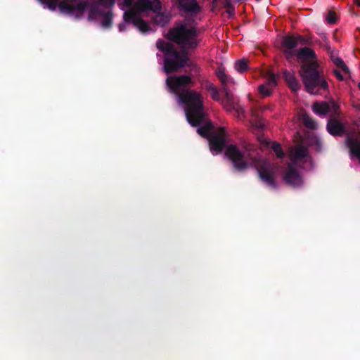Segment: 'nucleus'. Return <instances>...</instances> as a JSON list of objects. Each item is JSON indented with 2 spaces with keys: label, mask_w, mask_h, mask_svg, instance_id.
I'll list each match as a JSON object with an SVG mask.
<instances>
[{
  "label": "nucleus",
  "mask_w": 360,
  "mask_h": 360,
  "mask_svg": "<svg viewBox=\"0 0 360 360\" xmlns=\"http://www.w3.org/2000/svg\"><path fill=\"white\" fill-rule=\"evenodd\" d=\"M191 83L192 78L189 75L169 76L166 79L169 90L177 96L178 103L184 107L188 123L193 127H199L198 134L208 139L213 155L219 154L224 145V129L211 131L212 124L205 116L202 96L195 91L186 90Z\"/></svg>",
  "instance_id": "obj_1"
},
{
  "label": "nucleus",
  "mask_w": 360,
  "mask_h": 360,
  "mask_svg": "<svg viewBox=\"0 0 360 360\" xmlns=\"http://www.w3.org/2000/svg\"><path fill=\"white\" fill-rule=\"evenodd\" d=\"M44 6L51 11L57 8L65 15L79 18L86 16L89 21L94 22L102 27L111 26L112 13L111 8L115 0H98V2L79 0H63L58 5V0H39Z\"/></svg>",
  "instance_id": "obj_2"
},
{
  "label": "nucleus",
  "mask_w": 360,
  "mask_h": 360,
  "mask_svg": "<svg viewBox=\"0 0 360 360\" xmlns=\"http://www.w3.org/2000/svg\"><path fill=\"white\" fill-rule=\"evenodd\" d=\"M297 45V39L287 36L283 39V46L288 59L297 55L302 64L301 77L306 90L309 94H317L320 89H326V81L319 76L314 52L309 48H303L297 53L293 49Z\"/></svg>",
  "instance_id": "obj_3"
},
{
  "label": "nucleus",
  "mask_w": 360,
  "mask_h": 360,
  "mask_svg": "<svg viewBox=\"0 0 360 360\" xmlns=\"http://www.w3.org/2000/svg\"><path fill=\"white\" fill-rule=\"evenodd\" d=\"M225 153L236 169L243 170L252 166L257 169L264 184L271 188H275L274 171L266 160L257 158L255 153L248 150L241 152L233 145L228 146Z\"/></svg>",
  "instance_id": "obj_4"
},
{
  "label": "nucleus",
  "mask_w": 360,
  "mask_h": 360,
  "mask_svg": "<svg viewBox=\"0 0 360 360\" xmlns=\"http://www.w3.org/2000/svg\"><path fill=\"white\" fill-rule=\"evenodd\" d=\"M119 6L124 11L123 22L119 25L120 32L129 30L130 25H134L139 32L148 31L150 27L141 17L146 8L157 10L160 7L159 0H120Z\"/></svg>",
  "instance_id": "obj_5"
},
{
  "label": "nucleus",
  "mask_w": 360,
  "mask_h": 360,
  "mask_svg": "<svg viewBox=\"0 0 360 360\" xmlns=\"http://www.w3.org/2000/svg\"><path fill=\"white\" fill-rule=\"evenodd\" d=\"M288 155L290 162L284 179L290 186L298 187L302 184V179L297 169H304L307 165H309L310 157L308 155L307 149L300 145L291 148Z\"/></svg>",
  "instance_id": "obj_6"
},
{
  "label": "nucleus",
  "mask_w": 360,
  "mask_h": 360,
  "mask_svg": "<svg viewBox=\"0 0 360 360\" xmlns=\"http://www.w3.org/2000/svg\"><path fill=\"white\" fill-rule=\"evenodd\" d=\"M156 46L164 55V70L166 73L177 71L185 65H190L188 56L184 53H178L169 42L158 40Z\"/></svg>",
  "instance_id": "obj_7"
},
{
  "label": "nucleus",
  "mask_w": 360,
  "mask_h": 360,
  "mask_svg": "<svg viewBox=\"0 0 360 360\" xmlns=\"http://www.w3.org/2000/svg\"><path fill=\"white\" fill-rule=\"evenodd\" d=\"M168 39L176 42L184 49L195 48L199 43L195 27L190 24L177 25L172 29L168 34Z\"/></svg>",
  "instance_id": "obj_8"
},
{
  "label": "nucleus",
  "mask_w": 360,
  "mask_h": 360,
  "mask_svg": "<svg viewBox=\"0 0 360 360\" xmlns=\"http://www.w3.org/2000/svg\"><path fill=\"white\" fill-rule=\"evenodd\" d=\"M217 77L221 80L223 84L224 89L226 94V97L223 101V105L224 108L230 112H233L235 115H236L238 118H241L243 114V110L240 108V106L235 102V100L233 97V95L229 93L227 89V85L229 82H233L231 78L227 77L224 70H219L217 72Z\"/></svg>",
  "instance_id": "obj_9"
},
{
  "label": "nucleus",
  "mask_w": 360,
  "mask_h": 360,
  "mask_svg": "<svg viewBox=\"0 0 360 360\" xmlns=\"http://www.w3.org/2000/svg\"><path fill=\"white\" fill-rule=\"evenodd\" d=\"M161 8V5L160 4V7L157 10H153L151 8H146V12L144 15L141 17L143 21H144L147 25H148L150 29L148 31L146 32H141V33H147L149 32H152L154 30V28L152 25L149 24L146 20V18H148V17H151L153 19V23L159 25V26H164L166 25L169 18L167 15L164 13H160L158 11Z\"/></svg>",
  "instance_id": "obj_10"
},
{
  "label": "nucleus",
  "mask_w": 360,
  "mask_h": 360,
  "mask_svg": "<svg viewBox=\"0 0 360 360\" xmlns=\"http://www.w3.org/2000/svg\"><path fill=\"white\" fill-rule=\"evenodd\" d=\"M265 82L258 86V91L262 97L269 96L277 86L278 76L270 70L262 74Z\"/></svg>",
  "instance_id": "obj_11"
},
{
  "label": "nucleus",
  "mask_w": 360,
  "mask_h": 360,
  "mask_svg": "<svg viewBox=\"0 0 360 360\" xmlns=\"http://www.w3.org/2000/svg\"><path fill=\"white\" fill-rule=\"evenodd\" d=\"M312 108L315 114L322 116L328 113H335L338 109V105L334 101H331L328 103L321 102L314 103Z\"/></svg>",
  "instance_id": "obj_12"
},
{
  "label": "nucleus",
  "mask_w": 360,
  "mask_h": 360,
  "mask_svg": "<svg viewBox=\"0 0 360 360\" xmlns=\"http://www.w3.org/2000/svg\"><path fill=\"white\" fill-rule=\"evenodd\" d=\"M346 143L349 149L351 158L358 160L360 163V140L351 136L347 139Z\"/></svg>",
  "instance_id": "obj_13"
},
{
  "label": "nucleus",
  "mask_w": 360,
  "mask_h": 360,
  "mask_svg": "<svg viewBox=\"0 0 360 360\" xmlns=\"http://www.w3.org/2000/svg\"><path fill=\"white\" fill-rule=\"evenodd\" d=\"M175 4L183 11L188 13H195L199 11V6L195 0H176Z\"/></svg>",
  "instance_id": "obj_14"
},
{
  "label": "nucleus",
  "mask_w": 360,
  "mask_h": 360,
  "mask_svg": "<svg viewBox=\"0 0 360 360\" xmlns=\"http://www.w3.org/2000/svg\"><path fill=\"white\" fill-rule=\"evenodd\" d=\"M327 130L332 135H340L343 131V126L338 120H331L327 124Z\"/></svg>",
  "instance_id": "obj_15"
},
{
  "label": "nucleus",
  "mask_w": 360,
  "mask_h": 360,
  "mask_svg": "<svg viewBox=\"0 0 360 360\" xmlns=\"http://www.w3.org/2000/svg\"><path fill=\"white\" fill-rule=\"evenodd\" d=\"M331 60L333 61L334 64L339 67L345 74H349V70L347 65L345 64L343 60L338 57V56L335 53H331L330 55Z\"/></svg>",
  "instance_id": "obj_16"
},
{
  "label": "nucleus",
  "mask_w": 360,
  "mask_h": 360,
  "mask_svg": "<svg viewBox=\"0 0 360 360\" xmlns=\"http://www.w3.org/2000/svg\"><path fill=\"white\" fill-rule=\"evenodd\" d=\"M299 120H300L306 127L311 129L316 128V124L307 114L301 112L299 115Z\"/></svg>",
  "instance_id": "obj_17"
},
{
  "label": "nucleus",
  "mask_w": 360,
  "mask_h": 360,
  "mask_svg": "<svg viewBox=\"0 0 360 360\" xmlns=\"http://www.w3.org/2000/svg\"><path fill=\"white\" fill-rule=\"evenodd\" d=\"M248 68V61L245 59L237 60L234 65L235 70L240 73L245 72Z\"/></svg>",
  "instance_id": "obj_18"
},
{
  "label": "nucleus",
  "mask_w": 360,
  "mask_h": 360,
  "mask_svg": "<svg viewBox=\"0 0 360 360\" xmlns=\"http://www.w3.org/2000/svg\"><path fill=\"white\" fill-rule=\"evenodd\" d=\"M266 144L269 148H272L278 158H282L283 156V153L279 143L274 142H266Z\"/></svg>",
  "instance_id": "obj_19"
},
{
  "label": "nucleus",
  "mask_w": 360,
  "mask_h": 360,
  "mask_svg": "<svg viewBox=\"0 0 360 360\" xmlns=\"http://www.w3.org/2000/svg\"><path fill=\"white\" fill-rule=\"evenodd\" d=\"M337 15L333 11H329L326 16V20L329 24H333L336 22Z\"/></svg>",
  "instance_id": "obj_20"
},
{
  "label": "nucleus",
  "mask_w": 360,
  "mask_h": 360,
  "mask_svg": "<svg viewBox=\"0 0 360 360\" xmlns=\"http://www.w3.org/2000/svg\"><path fill=\"white\" fill-rule=\"evenodd\" d=\"M284 77H285V80L287 81V82L288 84L290 82H292V81H295L296 80L293 73H290V72H286V71L284 72Z\"/></svg>",
  "instance_id": "obj_21"
},
{
  "label": "nucleus",
  "mask_w": 360,
  "mask_h": 360,
  "mask_svg": "<svg viewBox=\"0 0 360 360\" xmlns=\"http://www.w3.org/2000/svg\"><path fill=\"white\" fill-rule=\"evenodd\" d=\"M210 89L212 98L214 100H217V101L219 100V94H218L217 90L212 85L210 86Z\"/></svg>",
  "instance_id": "obj_22"
},
{
  "label": "nucleus",
  "mask_w": 360,
  "mask_h": 360,
  "mask_svg": "<svg viewBox=\"0 0 360 360\" xmlns=\"http://www.w3.org/2000/svg\"><path fill=\"white\" fill-rule=\"evenodd\" d=\"M289 86L291 88L292 90L296 91L299 89V83L297 82V80L295 81H292V82H290L289 84Z\"/></svg>",
  "instance_id": "obj_23"
},
{
  "label": "nucleus",
  "mask_w": 360,
  "mask_h": 360,
  "mask_svg": "<svg viewBox=\"0 0 360 360\" xmlns=\"http://www.w3.org/2000/svg\"><path fill=\"white\" fill-rule=\"evenodd\" d=\"M226 6L227 7L226 13H228L229 16L233 15L234 10L233 8L229 6V3L228 1H226Z\"/></svg>",
  "instance_id": "obj_24"
},
{
  "label": "nucleus",
  "mask_w": 360,
  "mask_h": 360,
  "mask_svg": "<svg viewBox=\"0 0 360 360\" xmlns=\"http://www.w3.org/2000/svg\"><path fill=\"white\" fill-rule=\"evenodd\" d=\"M334 72L338 79H343V77L342 76V75L340 74V72L338 70H335Z\"/></svg>",
  "instance_id": "obj_25"
},
{
  "label": "nucleus",
  "mask_w": 360,
  "mask_h": 360,
  "mask_svg": "<svg viewBox=\"0 0 360 360\" xmlns=\"http://www.w3.org/2000/svg\"><path fill=\"white\" fill-rule=\"evenodd\" d=\"M354 3L358 5L359 6H360V0H354Z\"/></svg>",
  "instance_id": "obj_26"
},
{
  "label": "nucleus",
  "mask_w": 360,
  "mask_h": 360,
  "mask_svg": "<svg viewBox=\"0 0 360 360\" xmlns=\"http://www.w3.org/2000/svg\"><path fill=\"white\" fill-rule=\"evenodd\" d=\"M359 89H360V83L359 84Z\"/></svg>",
  "instance_id": "obj_27"
}]
</instances>
